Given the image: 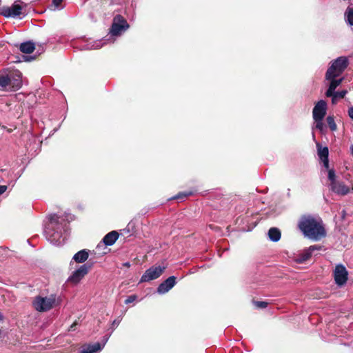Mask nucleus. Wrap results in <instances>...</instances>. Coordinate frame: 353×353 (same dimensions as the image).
<instances>
[{
	"instance_id": "13",
	"label": "nucleus",
	"mask_w": 353,
	"mask_h": 353,
	"mask_svg": "<svg viewBox=\"0 0 353 353\" xmlns=\"http://www.w3.org/2000/svg\"><path fill=\"white\" fill-rule=\"evenodd\" d=\"M176 283V277L174 276H171L168 277L165 281L161 283L158 288L157 292L159 294H163L168 292L170 290H171Z\"/></svg>"
},
{
	"instance_id": "14",
	"label": "nucleus",
	"mask_w": 353,
	"mask_h": 353,
	"mask_svg": "<svg viewBox=\"0 0 353 353\" xmlns=\"http://www.w3.org/2000/svg\"><path fill=\"white\" fill-rule=\"evenodd\" d=\"M12 78L11 86L14 89H19L22 85V74L20 71L16 70L9 75Z\"/></svg>"
},
{
	"instance_id": "22",
	"label": "nucleus",
	"mask_w": 353,
	"mask_h": 353,
	"mask_svg": "<svg viewBox=\"0 0 353 353\" xmlns=\"http://www.w3.org/2000/svg\"><path fill=\"white\" fill-rule=\"evenodd\" d=\"M316 147L318 150V155L321 160L327 159L329 154V150L327 147L322 148L319 142H316Z\"/></svg>"
},
{
	"instance_id": "21",
	"label": "nucleus",
	"mask_w": 353,
	"mask_h": 353,
	"mask_svg": "<svg viewBox=\"0 0 353 353\" xmlns=\"http://www.w3.org/2000/svg\"><path fill=\"white\" fill-rule=\"evenodd\" d=\"M269 239L274 242L278 241L281 239V232L276 228H272L268 231Z\"/></svg>"
},
{
	"instance_id": "27",
	"label": "nucleus",
	"mask_w": 353,
	"mask_h": 353,
	"mask_svg": "<svg viewBox=\"0 0 353 353\" xmlns=\"http://www.w3.org/2000/svg\"><path fill=\"white\" fill-rule=\"evenodd\" d=\"M326 121H327V125H329V127L332 131L336 130L337 127H336V124L334 121L333 117L328 116L326 119Z\"/></svg>"
},
{
	"instance_id": "12",
	"label": "nucleus",
	"mask_w": 353,
	"mask_h": 353,
	"mask_svg": "<svg viewBox=\"0 0 353 353\" xmlns=\"http://www.w3.org/2000/svg\"><path fill=\"white\" fill-rule=\"evenodd\" d=\"M319 248L317 245H311L308 248L302 251L294 257V261L298 263H302L308 260L314 251L318 250Z\"/></svg>"
},
{
	"instance_id": "38",
	"label": "nucleus",
	"mask_w": 353,
	"mask_h": 353,
	"mask_svg": "<svg viewBox=\"0 0 353 353\" xmlns=\"http://www.w3.org/2000/svg\"><path fill=\"white\" fill-rule=\"evenodd\" d=\"M351 154L353 156V145L350 148Z\"/></svg>"
},
{
	"instance_id": "18",
	"label": "nucleus",
	"mask_w": 353,
	"mask_h": 353,
	"mask_svg": "<svg viewBox=\"0 0 353 353\" xmlns=\"http://www.w3.org/2000/svg\"><path fill=\"white\" fill-rule=\"evenodd\" d=\"M89 256V252L86 250H82L77 252L74 256L72 259L79 263H84Z\"/></svg>"
},
{
	"instance_id": "9",
	"label": "nucleus",
	"mask_w": 353,
	"mask_h": 353,
	"mask_svg": "<svg viewBox=\"0 0 353 353\" xmlns=\"http://www.w3.org/2000/svg\"><path fill=\"white\" fill-rule=\"evenodd\" d=\"M348 272L345 267L342 264L336 265L334 270V277L336 283L338 285H344L347 281Z\"/></svg>"
},
{
	"instance_id": "30",
	"label": "nucleus",
	"mask_w": 353,
	"mask_h": 353,
	"mask_svg": "<svg viewBox=\"0 0 353 353\" xmlns=\"http://www.w3.org/2000/svg\"><path fill=\"white\" fill-rule=\"evenodd\" d=\"M254 304L256 307L259 308H265L268 305V303L265 301H254Z\"/></svg>"
},
{
	"instance_id": "25",
	"label": "nucleus",
	"mask_w": 353,
	"mask_h": 353,
	"mask_svg": "<svg viewBox=\"0 0 353 353\" xmlns=\"http://www.w3.org/2000/svg\"><path fill=\"white\" fill-rule=\"evenodd\" d=\"M347 93V91L346 90H343L340 92L334 91V94L330 97H332V103H335L336 102V100L338 98H343Z\"/></svg>"
},
{
	"instance_id": "33",
	"label": "nucleus",
	"mask_w": 353,
	"mask_h": 353,
	"mask_svg": "<svg viewBox=\"0 0 353 353\" xmlns=\"http://www.w3.org/2000/svg\"><path fill=\"white\" fill-rule=\"evenodd\" d=\"M347 113L350 119L353 120V106H351L348 108Z\"/></svg>"
},
{
	"instance_id": "2",
	"label": "nucleus",
	"mask_w": 353,
	"mask_h": 353,
	"mask_svg": "<svg viewBox=\"0 0 353 353\" xmlns=\"http://www.w3.org/2000/svg\"><path fill=\"white\" fill-rule=\"evenodd\" d=\"M50 222L45 229V235L52 244L60 245L65 241V237L63 236L62 228L59 223V217L57 214L49 216Z\"/></svg>"
},
{
	"instance_id": "10",
	"label": "nucleus",
	"mask_w": 353,
	"mask_h": 353,
	"mask_svg": "<svg viewBox=\"0 0 353 353\" xmlns=\"http://www.w3.org/2000/svg\"><path fill=\"white\" fill-rule=\"evenodd\" d=\"M327 110V103L323 100H320L315 105L313 112L312 116L314 120H323L326 114Z\"/></svg>"
},
{
	"instance_id": "8",
	"label": "nucleus",
	"mask_w": 353,
	"mask_h": 353,
	"mask_svg": "<svg viewBox=\"0 0 353 353\" xmlns=\"http://www.w3.org/2000/svg\"><path fill=\"white\" fill-rule=\"evenodd\" d=\"M165 270V267L152 266L142 275L140 282H148L159 278Z\"/></svg>"
},
{
	"instance_id": "26",
	"label": "nucleus",
	"mask_w": 353,
	"mask_h": 353,
	"mask_svg": "<svg viewBox=\"0 0 353 353\" xmlns=\"http://www.w3.org/2000/svg\"><path fill=\"white\" fill-rule=\"evenodd\" d=\"M317 129L319 130L322 134L325 132V127L323 123V120H314V125L312 127V130Z\"/></svg>"
},
{
	"instance_id": "15",
	"label": "nucleus",
	"mask_w": 353,
	"mask_h": 353,
	"mask_svg": "<svg viewBox=\"0 0 353 353\" xmlns=\"http://www.w3.org/2000/svg\"><path fill=\"white\" fill-rule=\"evenodd\" d=\"M328 80L330 81V83L327 90L325 92V95L327 97H330L334 94V91H335L336 88L343 82V78H340L338 79L336 78H332L329 79Z\"/></svg>"
},
{
	"instance_id": "16",
	"label": "nucleus",
	"mask_w": 353,
	"mask_h": 353,
	"mask_svg": "<svg viewBox=\"0 0 353 353\" xmlns=\"http://www.w3.org/2000/svg\"><path fill=\"white\" fill-rule=\"evenodd\" d=\"M108 338L104 340L103 344L101 345L99 343H96L84 347L81 350V353H97L103 347L105 343L108 341Z\"/></svg>"
},
{
	"instance_id": "17",
	"label": "nucleus",
	"mask_w": 353,
	"mask_h": 353,
	"mask_svg": "<svg viewBox=\"0 0 353 353\" xmlns=\"http://www.w3.org/2000/svg\"><path fill=\"white\" fill-rule=\"evenodd\" d=\"M119 237V234L116 231H112L107 234L103 239V242L106 245H112Z\"/></svg>"
},
{
	"instance_id": "39",
	"label": "nucleus",
	"mask_w": 353,
	"mask_h": 353,
	"mask_svg": "<svg viewBox=\"0 0 353 353\" xmlns=\"http://www.w3.org/2000/svg\"><path fill=\"white\" fill-rule=\"evenodd\" d=\"M119 323H117L116 321H114L113 325H118Z\"/></svg>"
},
{
	"instance_id": "41",
	"label": "nucleus",
	"mask_w": 353,
	"mask_h": 353,
	"mask_svg": "<svg viewBox=\"0 0 353 353\" xmlns=\"http://www.w3.org/2000/svg\"><path fill=\"white\" fill-rule=\"evenodd\" d=\"M352 190H353V187H352Z\"/></svg>"
},
{
	"instance_id": "4",
	"label": "nucleus",
	"mask_w": 353,
	"mask_h": 353,
	"mask_svg": "<svg viewBox=\"0 0 353 353\" xmlns=\"http://www.w3.org/2000/svg\"><path fill=\"white\" fill-rule=\"evenodd\" d=\"M32 304L37 311L43 312L51 310L57 303L54 295L46 297L38 296L35 297Z\"/></svg>"
},
{
	"instance_id": "34",
	"label": "nucleus",
	"mask_w": 353,
	"mask_h": 353,
	"mask_svg": "<svg viewBox=\"0 0 353 353\" xmlns=\"http://www.w3.org/2000/svg\"><path fill=\"white\" fill-rule=\"evenodd\" d=\"M7 190L6 185H0V195L4 193Z\"/></svg>"
},
{
	"instance_id": "19",
	"label": "nucleus",
	"mask_w": 353,
	"mask_h": 353,
	"mask_svg": "<svg viewBox=\"0 0 353 353\" xmlns=\"http://www.w3.org/2000/svg\"><path fill=\"white\" fill-rule=\"evenodd\" d=\"M104 44H105V42L103 40L92 41H90L87 44L83 46L81 48V50L99 49V48H101Z\"/></svg>"
},
{
	"instance_id": "35",
	"label": "nucleus",
	"mask_w": 353,
	"mask_h": 353,
	"mask_svg": "<svg viewBox=\"0 0 353 353\" xmlns=\"http://www.w3.org/2000/svg\"><path fill=\"white\" fill-rule=\"evenodd\" d=\"M323 163V165L326 168H329V161H328V158L327 159H323L321 160Z\"/></svg>"
},
{
	"instance_id": "28",
	"label": "nucleus",
	"mask_w": 353,
	"mask_h": 353,
	"mask_svg": "<svg viewBox=\"0 0 353 353\" xmlns=\"http://www.w3.org/2000/svg\"><path fill=\"white\" fill-rule=\"evenodd\" d=\"M328 179L330 180V183H333L334 181H337L334 170L331 169L328 170Z\"/></svg>"
},
{
	"instance_id": "6",
	"label": "nucleus",
	"mask_w": 353,
	"mask_h": 353,
	"mask_svg": "<svg viewBox=\"0 0 353 353\" xmlns=\"http://www.w3.org/2000/svg\"><path fill=\"white\" fill-rule=\"evenodd\" d=\"M128 28L129 25L126 20L121 15L118 14L113 19L110 32L112 36H119Z\"/></svg>"
},
{
	"instance_id": "24",
	"label": "nucleus",
	"mask_w": 353,
	"mask_h": 353,
	"mask_svg": "<svg viewBox=\"0 0 353 353\" xmlns=\"http://www.w3.org/2000/svg\"><path fill=\"white\" fill-rule=\"evenodd\" d=\"M12 78L8 76H3L0 77V86L2 88H7L11 86Z\"/></svg>"
},
{
	"instance_id": "29",
	"label": "nucleus",
	"mask_w": 353,
	"mask_h": 353,
	"mask_svg": "<svg viewBox=\"0 0 353 353\" xmlns=\"http://www.w3.org/2000/svg\"><path fill=\"white\" fill-rule=\"evenodd\" d=\"M191 194H192L191 192H181V193H179L177 195H176L172 199H183V198L187 197L188 196L191 195Z\"/></svg>"
},
{
	"instance_id": "23",
	"label": "nucleus",
	"mask_w": 353,
	"mask_h": 353,
	"mask_svg": "<svg viewBox=\"0 0 353 353\" xmlns=\"http://www.w3.org/2000/svg\"><path fill=\"white\" fill-rule=\"evenodd\" d=\"M345 21V22L353 26V8L348 7L344 14Z\"/></svg>"
},
{
	"instance_id": "5",
	"label": "nucleus",
	"mask_w": 353,
	"mask_h": 353,
	"mask_svg": "<svg viewBox=\"0 0 353 353\" xmlns=\"http://www.w3.org/2000/svg\"><path fill=\"white\" fill-rule=\"evenodd\" d=\"M26 4L19 0L16 1L11 6H3L0 9V14L6 17L16 18L25 14L23 9Z\"/></svg>"
},
{
	"instance_id": "3",
	"label": "nucleus",
	"mask_w": 353,
	"mask_h": 353,
	"mask_svg": "<svg viewBox=\"0 0 353 353\" xmlns=\"http://www.w3.org/2000/svg\"><path fill=\"white\" fill-rule=\"evenodd\" d=\"M348 60L345 57H340L332 61L325 74V79L339 77L347 67Z\"/></svg>"
},
{
	"instance_id": "11",
	"label": "nucleus",
	"mask_w": 353,
	"mask_h": 353,
	"mask_svg": "<svg viewBox=\"0 0 353 353\" xmlns=\"http://www.w3.org/2000/svg\"><path fill=\"white\" fill-rule=\"evenodd\" d=\"M330 190L338 195L345 196L347 195L350 189L343 182L337 181H334L333 183H330Z\"/></svg>"
},
{
	"instance_id": "1",
	"label": "nucleus",
	"mask_w": 353,
	"mask_h": 353,
	"mask_svg": "<svg viewBox=\"0 0 353 353\" xmlns=\"http://www.w3.org/2000/svg\"><path fill=\"white\" fill-rule=\"evenodd\" d=\"M298 228L305 237L313 241H319L326 235L321 218L312 215L302 216L299 221Z\"/></svg>"
},
{
	"instance_id": "40",
	"label": "nucleus",
	"mask_w": 353,
	"mask_h": 353,
	"mask_svg": "<svg viewBox=\"0 0 353 353\" xmlns=\"http://www.w3.org/2000/svg\"><path fill=\"white\" fill-rule=\"evenodd\" d=\"M312 137H313L314 139H315V137H314V134H312Z\"/></svg>"
},
{
	"instance_id": "31",
	"label": "nucleus",
	"mask_w": 353,
	"mask_h": 353,
	"mask_svg": "<svg viewBox=\"0 0 353 353\" xmlns=\"http://www.w3.org/2000/svg\"><path fill=\"white\" fill-rule=\"evenodd\" d=\"M137 299V295H131V296H129L125 300V304H129V303H131L134 301H135Z\"/></svg>"
},
{
	"instance_id": "20",
	"label": "nucleus",
	"mask_w": 353,
	"mask_h": 353,
	"mask_svg": "<svg viewBox=\"0 0 353 353\" xmlns=\"http://www.w3.org/2000/svg\"><path fill=\"white\" fill-rule=\"evenodd\" d=\"M34 44L31 41L24 42L20 45V50L23 53H32L34 50Z\"/></svg>"
},
{
	"instance_id": "36",
	"label": "nucleus",
	"mask_w": 353,
	"mask_h": 353,
	"mask_svg": "<svg viewBox=\"0 0 353 353\" xmlns=\"http://www.w3.org/2000/svg\"><path fill=\"white\" fill-rule=\"evenodd\" d=\"M123 265L125 266V267L129 268L130 266V264L129 262H126V263H124L123 264Z\"/></svg>"
},
{
	"instance_id": "37",
	"label": "nucleus",
	"mask_w": 353,
	"mask_h": 353,
	"mask_svg": "<svg viewBox=\"0 0 353 353\" xmlns=\"http://www.w3.org/2000/svg\"><path fill=\"white\" fill-rule=\"evenodd\" d=\"M3 316L2 315V314L0 312V321H3Z\"/></svg>"
},
{
	"instance_id": "7",
	"label": "nucleus",
	"mask_w": 353,
	"mask_h": 353,
	"mask_svg": "<svg viewBox=\"0 0 353 353\" xmlns=\"http://www.w3.org/2000/svg\"><path fill=\"white\" fill-rule=\"evenodd\" d=\"M91 265L83 264L75 270L68 279V282L74 285L79 283L81 279L89 272Z\"/></svg>"
},
{
	"instance_id": "32",
	"label": "nucleus",
	"mask_w": 353,
	"mask_h": 353,
	"mask_svg": "<svg viewBox=\"0 0 353 353\" xmlns=\"http://www.w3.org/2000/svg\"><path fill=\"white\" fill-rule=\"evenodd\" d=\"M63 0H52V3H53L54 6L55 7V8H57L58 10L61 9L62 7L61 6V4L63 2Z\"/></svg>"
}]
</instances>
